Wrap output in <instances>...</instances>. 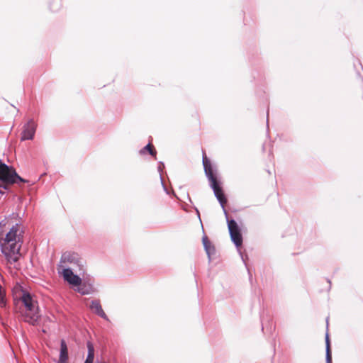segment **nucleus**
<instances>
[{
    "instance_id": "obj_1",
    "label": "nucleus",
    "mask_w": 363,
    "mask_h": 363,
    "mask_svg": "<svg viewBox=\"0 0 363 363\" xmlns=\"http://www.w3.org/2000/svg\"><path fill=\"white\" fill-rule=\"evenodd\" d=\"M203 165L205 174L210 182V186L213 189L215 196L223 210L231 240L233 242L236 247H239L242 244V237L240 233V229L234 219L228 218V212L225 208V204L227 202V199L220 186V182L218 181L217 177L213 172L211 161L207 158L205 154H203Z\"/></svg>"
},
{
    "instance_id": "obj_2",
    "label": "nucleus",
    "mask_w": 363,
    "mask_h": 363,
    "mask_svg": "<svg viewBox=\"0 0 363 363\" xmlns=\"http://www.w3.org/2000/svg\"><path fill=\"white\" fill-rule=\"evenodd\" d=\"M21 300L25 307V311L23 313L24 321L33 325H35L40 317L37 301L30 293L23 290Z\"/></svg>"
},
{
    "instance_id": "obj_3",
    "label": "nucleus",
    "mask_w": 363,
    "mask_h": 363,
    "mask_svg": "<svg viewBox=\"0 0 363 363\" xmlns=\"http://www.w3.org/2000/svg\"><path fill=\"white\" fill-rule=\"evenodd\" d=\"M18 182H29L20 177L12 167L8 166L0 160V193L4 194V191L11 184Z\"/></svg>"
},
{
    "instance_id": "obj_4",
    "label": "nucleus",
    "mask_w": 363,
    "mask_h": 363,
    "mask_svg": "<svg viewBox=\"0 0 363 363\" xmlns=\"http://www.w3.org/2000/svg\"><path fill=\"white\" fill-rule=\"evenodd\" d=\"M62 262L76 265L79 270L83 269L84 262L74 251H65L62 256Z\"/></svg>"
},
{
    "instance_id": "obj_5",
    "label": "nucleus",
    "mask_w": 363,
    "mask_h": 363,
    "mask_svg": "<svg viewBox=\"0 0 363 363\" xmlns=\"http://www.w3.org/2000/svg\"><path fill=\"white\" fill-rule=\"evenodd\" d=\"M37 124L33 119H30L23 126L21 140H33L36 131Z\"/></svg>"
},
{
    "instance_id": "obj_6",
    "label": "nucleus",
    "mask_w": 363,
    "mask_h": 363,
    "mask_svg": "<svg viewBox=\"0 0 363 363\" xmlns=\"http://www.w3.org/2000/svg\"><path fill=\"white\" fill-rule=\"evenodd\" d=\"M18 231V228L17 226H13L10 230L6 233L5 241L8 243L11 242L15 241L14 243L10 245V250H21V245H19L17 246V233Z\"/></svg>"
},
{
    "instance_id": "obj_7",
    "label": "nucleus",
    "mask_w": 363,
    "mask_h": 363,
    "mask_svg": "<svg viewBox=\"0 0 363 363\" xmlns=\"http://www.w3.org/2000/svg\"><path fill=\"white\" fill-rule=\"evenodd\" d=\"M62 276L64 279L69 284L79 286L82 284L81 278L78 275L74 274L72 269L69 268L63 269Z\"/></svg>"
},
{
    "instance_id": "obj_8",
    "label": "nucleus",
    "mask_w": 363,
    "mask_h": 363,
    "mask_svg": "<svg viewBox=\"0 0 363 363\" xmlns=\"http://www.w3.org/2000/svg\"><path fill=\"white\" fill-rule=\"evenodd\" d=\"M89 308L91 309V311L93 313L98 315L103 319H104L106 320H109L108 316L106 315V314L105 313V312L104 311V310L101 307L99 300L95 299V300L91 301V304L89 306Z\"/></svg>"
},
{
    "instance_id": "obj_9",
    "label": "nucleus",
    "mask_w": 363,
    "mask_h": 363,
    "mask_svg": "<svg viewBox=\"0 0 363 363\" xmlns=\"http://www.w3.org/2000/svg\"><path fill=\"white\" fill-rule=\"evenodd\" d=\"M68 348L64 340L60 341V357L57 363H68Z\"/></svg>"
},
{
    "instance_id": "obj_10",
    "label": "nucleus",
    "mask_w": 363,
    "mask_h": 363,
    "mask_svg": "<svg viewBox=\"0 0 363 363\" xmlns=\"http://www.w3.org/2000/svg\"><path fill=\"white\" fill-rule=\"evenodd\" d=\"M21 251H1L5 258L9 263L16 262L22 255Z\"/></svg>"
},
{
    "instance_id": "obj_11",
    "label": "nucleus",
    "mask_w": 363,
    "mask_h": 363,
    "mask_svg": "<svg viewBox=\"0 0 363 363\" xmlns=\"http://www.w3.org/2000/svg\"><path fill=\"white\" fill-rule=\"evenodd\" d=\"M88 354L84 363H93L94 359V348L91 342H87Z\"/></svg>"
},
{
    "instance_id": "obj_12",
    "label": "nucleus",
    "mask_w": 363,
    "mask_h": 363,
    "mask_svg": "<svg viewBox=\"0 0 363 363\" xmlns=\"http://www.w3.org/2000/svg\"><path fill=\"white\" fill-rule=\"evenodd\" d=\"M147 152H148V153L153 157L156 156L157 152L154 147L150 143H148L143 148H142L140 150L139 153L140 155H145Z\"/></svg>"
},
{
    "instance_id": "obj_13",
    "label": "nucleus",
    "mask_w": 363,
    "mask_h": 363,
    "mask_svg": "<svg viewBox=\"0 0 363 363\" xmlns=\"http://www.w3.org/2000/svg\"><path fill=\"white\" fill-rule=\"evenodd\" d=\"M325 343H326V363H332V356H331L330 345L328 334H326Z\"/></svg>"
},
{
    "instance_id": "obj_14",
    "label": "nucleus",
    "mask_w": 363,
    "mask_h": 363,
    "mask_svg": "<svg viewBox=\"0 0 363 363\" xmlns=\"http://www.w3.org/2000/svg\"><path fill=\"white\" fill-rule=\"evenodd\" d=\"M77 286V291L83 295L89 294L92 291V287L90 285L80 284Z\"/></svg>"
},
{
    "instance_id": "obj_15",
    "label": "nucleus",
    "mask_w": 363,
    "mask_h": 363,
    "mask_svg": "<svg viewBox=\"0 0 363 363\" xmlns=\"http://www.w3.org/2000/svg\"><path fill=\"white\" fill-rule=\"evenodd\" d=\"M164 167V163L162 162H159V166L157 167V169H158V172H160V178L161 184L162 185V187H163L164 190L167 192V194H168L167 189L166 186L164 184V181H163V179H162V169H163Z\"/></svg>"
},
{
    "instance_id": "obj_16",
    "label": "nucleus",
    "mask_w": 363,
    "mask_h": 363,
    "mask_svg": "<svg viewBox=\"0 0 363 363\" xmlns=\"http://www.w3.org/2000/svg\"><path fill=\"white\" fill-rule=\"evenodd\" d=\"M202 242H203L204 250H211V247H213L211 245V241L209 240V239L208 238V237L206 235L203 236Z\"/></svg>"
},
{
    "instance_id": "obj_17",
    "label": "nucleus",
    "mask_w": 363,
    "mask_h": 363,
    "mask_svg": "<svg viewBox=\"0 0 363 363\" xmlns=\"http://www.w3.org/2000/svg\"><path fill=\"white\" fill-rule=\"evenodd\" d=\"M60 6V0H53L52 4H50V8L52 11H57Z\"/></svg>"
},
{
    "instance_id": "obj_18",
    "label": "nucleus",
    "mask_w": 363,
    "mask_h": 363,
    "mask_svg": "<svg viewBox=\"0 0 363 363\" xmlns=\"http://www.w3.org/2000/svg\"><path fill=\"white\" fill-rule=\"evenodd\" d=\"M217 252L218 251H206V253H207V255H208V259L210 262L213 259V256L216 255Z\"/></svg>"
},
{
    "instance_id": "obj_19",
    "label": "nucleus",
    "mask_w": 363,
    "mask_h": 363,
    "mask_svg": "<svg viewBox=\"0 0 363 363\" xmlns=\"http://www.w3.org/2000/svg\"><path fill=\"white\" fill-rule=\"evenodd\" d=\"M245 251H239V255H240L241 259H242L243 262L245 263V264L247 266V263H246L247 256L245 255Z\"/></svg>"
},
{
    "instance_id": "obj_20",
    "label": "nucleus",
    "mask_w": 363,
    "mask_h": 363,
    "mask_svg": "<svg viewBox=\"0 0 363 363\" xmlns=\"http://www.w3.org/2000/svg\"><path fill=\"white\" fill-rule=\"evenodd\" d=\"M268 121H269V119H268V116L267 117V124L268 125Z\"/></svg>"
}]
</instances>
